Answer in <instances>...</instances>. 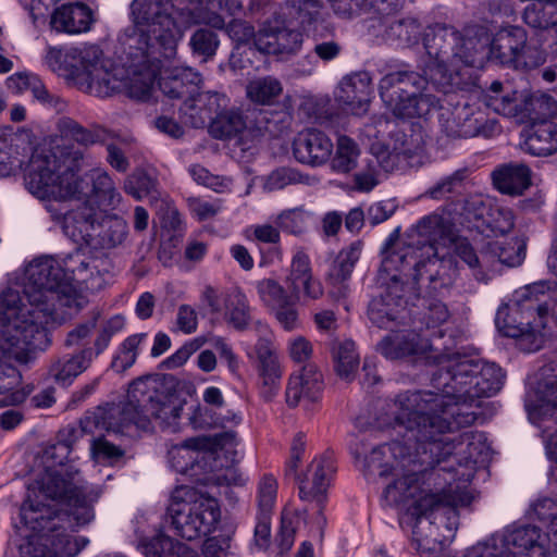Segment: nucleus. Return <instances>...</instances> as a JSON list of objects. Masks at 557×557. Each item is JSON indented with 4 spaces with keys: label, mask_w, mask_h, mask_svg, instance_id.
Segmentation results:
<instances>
[{
    "label": "nucleus",
    "mask_w": 557,
    "mask_h": 557,
    "mask_svg": "<svg viewBox=\"0 0 557 557\" xmlns=\"http://www.w3.org/2000/svg\"><path fill=\"white\" fill-rule=\"evenodd\" d=\"M469 364L457 372H441L434 385L447 394L400 393L395 403L394 421L405 428V437L414 441V451L399 465L383 491L386 505L406 508L400 524L412 529L411 543L421 554L435 549L437 522L446 520L448 530L457 524L458 507L469 506L474 496L470 482L474 478L485 436L467 431L456 437L447 434L472 425L478 419L469 403L498 386L495 370L487 368L476 386L462 381Z\"/></svg>",
    "instance_id": "obj_1"
},
{
    "label": "nucleus",
    "mask_w": 557,
    "mask_h": 557,
    "mask_svg": "<svg viewBox=\"0 0 557 557\" xmlns=\"http://www.w3.org/2000/svg\"><path fill=\"white\" fill-rule=\"evenodd\" d=\"M100 494L95 488L86 492L78 470L72 467L48 470L39 482V495L28 496L20 508L21 554L55 557L78 553L79 548H67L71 537L65 534V524L71 522V516L77 525L89 523L95 517L92 504Z\"/></svg>",
    "instance_id": "obj_2"
},
{
    "label": "nucleus",
    "mask_w": 557,
    "mask_h": 557,
    "mask_svg": "<svg viewBox=\"0 0 557 557\" xmlns=\"http://www.w3.org/2000/svg\"><path fill=\"white\" fill-rule=\"evenodd\" d=\"M84 158L81 148L65 145L34 153L25 177L28 190L40 197L87 199L98 208L115 209L122 196L106 171H92L89 180L78 176Z\"/></svg>",
    "instance_id": "obj_3"
},
{
    "label": "nucleus",
    "mask_w": 557,
    "mask_h": 557,
    "mask_svg": "<svg viewBox=\"0 0 557 557\" xmlns=\"http://www.w3.org/2000/svg\"><path fill=\"white\" fill-rule=\"evenodd\" d=\"M451 224L443 215L431 213L418 221L410 230L409 242L395 244L398 231H394L383 248V271L404 273L419 282L426 275L433 293L448 288L456 272L450 258H437V246L451 242Z\"/></svg>",
    "instance_id": "obj_4"
},
{
    "label": "nucleus",
    "mask_w": 557,
    "mask_h": 557,
    "mask_svg": "<svg viewBox=\"0 0 557 557\" xmlns=\"http://www.w3.org/2000/svg\"><path fill=\"white\" fill-rule=\"evenodd\" d=\"M172 0H134L135 26L120 38L127 64L144 65L143 78L133 89L136 96L152 88L162 69V61L173 58L183 32L172 17Z\"/></svg>",
    "instance_id": "obj_5"
},
{
    "label": "nucleus",
    "mask_w": 557,
    "mask_h": 557,
    "mask_svg": "<svg viewBox=\"0 0 557 557\" xmlns=\"http://www.w3.org/2000/svg\"><path fill=\"white\" fill-rule=\"evenodd\" d=\"M392 333L386 335L376 346V350L383 355L386 359L396 360L401 359L407 356L417 355L424 352L426 349L430 351L436 352L433 358L437 363V369L432 373L431 385L436 392L433 391H406L405 393H430L434 396H442L447 394L444 389L438 388L434 385L433 379L436 374L441 372H457V366L460 364H469L470 370L467 369L468 375L462 379L466 382V385L469 387L476 386V383L483 379V372L491 368L495 370V375L498 379L497 388L488 394H482L471 400L470 406L473 407V404L478 401L481 397H491L500 391L504 384L505 375L503 370L496 366L495 363L482 362L479 359L468 357L466 355L460 354L459 351H454L455 348V339L451 335H449L447 341H444L445 332L440 329L432 334V338L429 344L423 343L420 335L410 330H401L394 331L391 330Z\"/></svg>",
    "instance_id": "obj_6"
},
{
    "label": "nucleus",
    "mask_w": 557,
    "mask_h": 557,
    "mask_svg": "<svg viewBox=\"0 0 557 557\" xmlns=\"http://www.w3.org/2000/svg\"><path fill=\"white\" fill-rule=\"evenodd\" d=\"M488 35L479 29L474 35H462L455 27L435 24L423 35L425 59L422 71L431 84L441 92H446L455 82L459 64L471 67L483 65Z\"/></svg>",
    "instance_id": "obj_7"
},
{
    "label": "nucleus",
    "mask_w": 557,
    "mask_h": 557,
    "mask_svg": "<svg viewBox=\"0 0 557 557\" xmlns=\"http://www.w3.org/2000/svg\"><path fill=\"white\" fill-rule=\"evenodd\" d=\"M55 292L58 297L52 300L54 312L51 319L40 325L41 319L38 317L9 319L7 323H0V393L9 388L4 383V376L15 372L11 361H23L26 351L45 350L50 343L48 327L62 323L82 308L83 298L67 280L61 283Z\"/></svg>",
    "instance_id": "obj_8"
},
{
    "label": "nucleus",
    "mask_w": 557,
    "mask_h": 557,
    "mask_svg": "<svg viewBox=\"0 0 557 557\" xmlns=\"http://www.w3.org/2000/svg\"><path fill=\"white\" fill-rule=\"evenodd\" d=\"M159 387L160 383L152 377L135 380L129 385L124 401L107 404L96 409L92 413L96 428L124 434L132 428L146 431L151 419L166 421L169 413L177 418L181 408L169 405Z\"/></svg>",
    "instance_id": "obj_9"
},
{
    "label": "nucleus",
    "mask_w": 557,
    "mask_h": 557,
    "mask_svg": "<svg viewBox=\"0 0 557 557\" xmlns=\"http://www.w3.org/2000/svg\"><path fill=\"white\" fill-rule=\"evenodd\" d=\"M66 278L63 267L53 258L33 260L25 269L23 296L13 289L0 294V323L38 317L40 324L51 319L54 312L52 300L58 297L55 290Z\"/></svg>",
    "instance_id": "obj_10"
},
{
    "label": "nucleus",
    "mask_w": 557,
    "mask_h": 557,
    "mask_svg": "<svg viewBox=\"0 0 557 557\" xmlns=\"http://www.w3.org/2000/svg\"><path fill=\"white\" fill-rule=\"evenodd\" d=\"M552 283L536 282L525 286L521 299L512 306H500L496 312L495 324L506 337L530 341V350L541 348L542 330L552 311Z\"/></svg>",
    "instance_id": "obj_11"
},
{
    "label": "nucleus",
    "mask_w": 557,
    "mask_h": 557,
    "mask_svg": "<svg viewBox=\"0 0 557 557\" xmlns=\"http://www.w3.org/2000/svg\"><path fill=\"white\" fill-rule=\"evenodd\" d=\"M430 77L408 65L385 74L379 84L382 101L397 117H426L437 109L440 98L425 91Z\"/></svg>",
    "instance_id": "obj_12"
},
{
    "label": "nucleus",
    "mask_w": 557,
    "mask_h": 557,
    "mask_svg": "<svg viewBox=\"0 0 557 557\" xmlns=\"http://www.w3.org/2000/svg\"><path fill=\"white\" fill-rule=\"evenodd\" d=\"M444 97L440 98L437 109L441 132L450 139H468L474 137L492 138L500 133L496 119L488 117L479 102H470L468 98L454 92L451 86Z\"/></svg>",
    "instance_id": "obj_13"
},
{
    "label": "nucleus",
    "mask_w": 557,
    "mask_h": 557,
    "mask_svg": "<svg viewBox=\"0 0 557 557\" xmlns=\"http://www.w3.org/2000/svg\"><path fill=\"white\" fill-rule=\"evenodd\" d=\"M166 513L175 534L187 541L207 536L220 520V507L214 498L185 486L173 492Z\"/></svg>",
    "instance_id": "obj_14"
},
{
    "label": "nucleus",
    "mask_w": 557,
    "mask_h": 557,
    "mask_svg": "<svg viewBox=\"0 0 557 557\" xmlns=\"http://www.w3.org/2000/svg\"><path fill=\"white\" fill-rule=\"evenodd\" d=\"M101 57L102 51L98 46L90 45L79 48V76L85 74L90 83H102L107 90L111 92H124L137 100L149 98L152 88L140 96L133 94V89L138 86L139 79L143 78L144 65H128L124 46H122V64L114 66L112 72L102 71V67H99Z\"/></svg>",
    "instance_id": "obj_15"
},
{
    "label": "nucleus",
    "mask_w": 557,
    "mask_h": 557,
    "mask_svg": "<svg viewBox=\"0 0 557 557\" xmlns=\"http://www.w3.org/2000/svg\"><path fill=\"white\" fill-rule=\"evenodd\" d=\"M404 273L393 271L387 273L381 267V292L374 296L368 306L370 322L380 327L393 330L405 325L408 319L406 284L403 281Z\"/></svg>",
    "instance_id": "obj_16"
},
{
    "label": "nucleus",
    "mask_w": 557,
    "mask_h": 557,
    "mask_svg": "<svg viewBox=\"0 0 557 557\" xmlns=\"http://www.w3.org/2000/svg\"><path fill=\"white\" fill-rule=\"evenodd\" d=\"M397 396L387 404L388 412L382 419L381 424L385 426L399 428V434L403 441H393L374 447L364 459V467L368 474H377L380 478H386L397 470L399 465L405 461L414 451V441H408L405 437V428L400 426L393 417L396 411L395 403ZM408 463H406L407 466Z\"/></svg>",
    "instance_id": "obj_17"
},
{
    "label": "nucleus",
    "mask_w": 557,
    "mask_h": 557,
    "mask_svg": "<svg viewBox=\"0 0 557 557\" xmlns=\"http://www.w3.org/2000/svg\"><path fill=\"white\" fill-rule=\"evenodd\" d=\"M335 472L333 456L325 453L315 458L308 467L307 472L298 478L299 497L302 500L315 503L318 509L317 524L324 527L326 518L323 516V505L326 502V492L331 478Z\"/></svg>",
    "instance_id": "obj_18"
},
{
    "label": "nucleus",
    "mask_w": 557,
    "mask_h": 557,
    "mask_svg": "<svg viewBox=\"0 0 557 557\" xmlns=\"http://www.w3.org/2000/svg\"><path fill=\"white\" fill-rule=\"evenodd\" d=\"M406 129L396 128L391 132L388 147L391 151L383 158L382 169L386 172L396 169L405 170L421 162L424 138L421 129L412 127Z\"/></svg>",
    "instance_id": "obj_19"
},
{
    "label": "nucleus",
    "mask_w": 557,
    "mask_h": 557,
    "mask_svg": "<svg viewBox=\"0 0 557 557\" xmlns=\"http://www.w3.org/2000/svg\"><path fill=\"white\" fill-rule=\"evenodd\" d=\"M550 535L535 525L522 524L508 529L499 539L498 547L511 552L510 547L528 557H553L549 548Z\"/></svg>",
    "instance_id": "obj_20"
},
{
    "label": "nucleus",
    "mask_w": 557,
    "mask_h": 557,
    "mask_svg": "<svg viewBox=\"0 0 557 557\" xmlns=\"http://www.w3.org/2000/svg\"><path fill=\"white\" fill-rule=\"evenodd\" d=\"M371 92L369 73L358 72L343 78L335 91V99L343 110L360 116L369 109Z\"/></svg>",
    "instance_id": "obj_21"
},
{
    "label": "nucleus",
    "mask_w": 557,
    "mask_h": 557,
    "mask_svg": "<svg viewBox=\"0 0 557 557\" xmlns=\"http://www.w3.org/2000/svg\"><path fill=\"white\" fill-rule=\"evenodd\" d=\"M369 29L385 41L409 47L418 42L421 24L414 17L396 18L389 14L371 18Z\"/></svg>",
    "instance_id": "obj_22"
},
{
    "label": "nucleus",
    "mask_w": 557,
    "mask_h": 557,
    "mask_svg": "<svg viewBox=\"0 0 557 557\" xmlns=\"http://www.w3.org/2000/svg\"><path fill=\"white\" fill-rule=\"evenodd\" d=\"M302 34L285 24L269 23L258 32L256 47L258 50L276 55L295 54L301 47Z\"/></svg>",
    "instance_id": "obj_23"
},
{
    "label": "nucleus",
    "mask_w": 557,
    "mask_h": 557,
    "mask_svg": "<svg viewBox=\"0 0 557 557\" xmlns=\"http://www.w3.org/2000/svg\"><path fill=\"white\" fill-rule=\"evenodd\" d=\"M323 388L322 374L313 363L304 364L298 373L290 375L286 387V403L296 407L301 401H317Z\"/></svg>",
    "instance_id": "obj_24"
},
{
    "label": "nucleus",
    "mask_w": 557,
    "mask_h": 557,
    "mask_svg": "<svg viewBox=\"0 0 557 557\" xmlns=\"http://www.w3.org/2000/svg\"><path fill=\"white\" fill-rule=\"evenodd\" d=\"M333 148L323 132L312 128L298 134L293 143V154L302 164L318 166L330 160Z\"/></svg>",
    "instance_id": "obj_25"
},
{
    "label": "nucleus",
    "mask_w": 557,
    "mask_h": 557,
    "mask_svg": "<svg viewBox=\"0 0 557 557\" xmlns=\"http://www.w3.org/2000/svg\"><path fill=\"white\" fill-rule=\"evenodd\" d=\"M276 492V480L272 475H264L258 485V512L255 527V543L260 549L267 548L270 543L271 516L275 505Z\"/></svg>",
    "instance_id": "obj_26"
},
{
    "label": "nucleus",
    "mask_w": 557,
    "mask_h": 557,
    "mask_svg": "<svg viewBox=\"0 0 557 557\" xmlns=\"http://www.w3.org/2000/svg\"><path fill=\"white\" fill-rule=\"evenodd\" d=\"M528 40L527 32L520 26H506L499 29L492 39L488 38L485 59L488 58L502 65L510 66L518 49Z\"/></svg>",
    "instance_id": "obj_27"
},
{
    "label": "nucleus",
    "mask_w": 557,
    "mask_h": 557,
    "mask_svg": "<svg viewBox=\"0 0 557 557\" xmlns=\"http://www.w3.org/2000/svg\"><path fill=\"white\" fill-rule=\"evenodd\" d=\"M522 149L535 157H548L557 152V123L552 120L533 122L524 131Z\"/></svg>",
    "instance_id": "obj_28"
},
{
    "label": "nucleus",
    "mask_w": 557,
    "mask_h": 557,
    "mask_svg": "<svg viewBox=\"0 0 557 557\" xmlns=\"http://www.w3.org/2000/svg\"><path fill=\"white\" fill-rule=\"evenodd\" d=\"M75 209H70L65 218L64 233L74 240L90 244L92 233L102 212L98 211L87 199Z\"/></svg>",
    "instance_id": "obj_29"
},
{
    "label": "nucleus",
    "mask_w": 557,
    "mask_h": 557,
    "mask_svg": "<svg viewBox=\"0 0 557 557\" xmlns=\"http://www.w3.org/2000/svg\"><path fill=\"white\" fill-rule=\"evenodd\" d=\"M92 13L84 3H64L51 16V26L57 32L79 34L89 30Z\"/></svg>",
    "instance_id": "obj_30"
},
{
    "label": "nucleus",
    "mask_w": 557,
    "mask_h": 557,
    "mask_svg": "<svg viewBox=\"0 0 557 557\" xmlns=\"http://www.w3.org/2000/svg\"><path fill=\"white\" fill-rule=\"evenodd\" d=\"M94 359L92 348L85 347L77 354H66L55 358L49 367V374L62 385L71 384L76 376L89 368Z\"/></svg>",
    "instance_id": "obj_31"
},
{
    "label": "nucleus",
    "mask_w": 557,
    "mask_h": 557,
    "mask_svg": "<svg viewBox=\"0 0 557 557\" xmlns=\"http://www.w3.org/2000/svg\"><path fill=\"white\" fill-rule=\"evenodd\" d=\"M492 178L500 193L521 195L531 185V170L524 163L510 162L495 169Z\"/></svg>",
    "instance_id": "obj_32"
},
{
    "label": "nucleus",
    "mask_w": 557,
    "mask_h": 557,
    "mask_svg": "<svg viewBox=\"0 0 557 557\" xmlns=\"http://www.w3.org/2000/svg\"><path fill=\"white\" fill-rule=\"evenodd\" d=\"M454 253L459 257L473 272L478 282L487 283L491 278V263L486 257V245L478 253L466 237L451 236Z\"/></svg>",
    "instance_id": "obj_33"
},
{
    "label": "nucleus",
    "mask_w": 557,
    "mask_h": 557,
    "mask_svg": "<svg viewBox=\"0 0 557 557\" xmlns=\"http://www.w3.org/2000/svg\"><path fill=\"white\" fill-rule=\"evenodd\" d=\"M128 233L126 221L116 214L101 213L89 245L111 249L121 245Z\"/></svg>",
    "instance_id": "obj_34"
},
{
    "label": "nucleus",
    "mask_w": 557,
    "mask_h": 557,
    "mask_svg": "<svg viewBox=\"0 0 557 557\" xmlns=\"http://www.w3.org/2000/svg\"><path fill=\"white\" fill-rule=\"evenodd\" d=\"M557 102L548 94L535 91L529 95H520L516 120L519 122H539L547 120L556 112Z\"/></svg>",
    "instance_id": "obj_35"
},
{
    "label": "nucleus",
    "mask_w": 557,
    "mask_h": 557,
    "mask_svg": "<svg viewBox=\"0 0 557 557\" xmlns=\"http://www.w3.org/2000/svg\"><path fill=\"white\" fill-rule=\"evenodd\" d=\"M57 129L62 138L74 140L84 148L104 144L110 136V133L99 125L86 128L69 116H62L58 120Z\"/></svg>",
    "instance_id": "obj_36"
},
{
    "label": "nucleus",
    "mask_w": 557,
    "mask_h": 557,
    "mask_svg": "<svg viewBox=\"0 0 557 557\" xmlns=\"http://www.w3.org/2000/svg\"><path fill=\"white\" fill-rule=\"evenodd\" d=\"M256 354L262 384L269 387V391L276 388L282 377V369L275 349L268 339L262 338L256 345Z\"/></svg>",
    "instance_id": "obj_37"
},
{
    "label": "nucleus",
    "mask_w": 557,
    "mask_h": 557,
    "mask_svg": "<svg viewBox=\"0 0 557 557\" xmlns=\"http://www.w3.org/2000/svg\"><path fill=\"white\" fill-rule=\"evenodd\" d=\"M199 440L189 438L181 445H174L169 449V462L178 473L187 474L196 467L205 453L199 449Z\"/></svg>",
    "instance_id": "obj_38"
},
{
    "label": "nucleus",
    "mask_w": 557,
    "mask_h": 557,
    "mask_svg": "<svg viewBox=\"0 0 557 557\" xmlns=\"http://www.w3.org/2000/svg\"><path fill=\"white\" fill-rule=\"evenodd\" d=\"M321 0H298L297 4L287 5L284 15L295 20L296 24L304 30L310 32L322 28Z\"/></svg>",
    "instance_id": "obj_39"
},
{
    "label": "nucleus",
    "mask_w": 557,
    "mask_h": 557,
    "mask_svg": "<svg viewBox=\"0 0 557 557\" xmlns=\"http://www.w3.org/2000/svg\"><path fill=\"white\" fill-rule=\"evenodd\" d=\"M523 22L534 29L557 30V2L537 0L528 4L522 15Z\"/></svg>",
    "instance_id": "obj_40"
},
{
    "label": "nucleus",
    "mask_w": 557,
    "mask_h": 557,
    "mask_svg": "<svg viewBox=\"0 0 557 557\" xmlns=\"http://www.w3.org/2000/svg\"><path fill=\"white\" fill-rule=\"evenodd\" d=\"M469 175V168H460L451 174L441 177L425 190L424 196L433 200H444L453 195H458L465 188Z\"/></svg>",
    "instance_id": "obj_41"
},
{
    "label": "nucleus",
    "mask_w": 557,
    "mask_h": 557,
    "mask_svg": "<svg viewBox=\"0 0 557 557\" xmlns=\"http://www.w3.org/2000/svg\"><path fill=\"white\" fill-rule=\"evenodd\" d=\"M283 92L282 83L273 76L257 77L246 87L248 99L255 103L271 106Z\"/></svg>",
    "instance_id": "obj_42"
},
{
    "label": "nucleus",
    "mask_w": 557,
    "mask_h": 557,
    "mask_svg": "<svg viewBox=\"0 0 557 557\" xmlns=\"http://www.w3.org/2000/svg\"><path fill=\"white\" fill-rule=\"evenodd\" d=\"M146 557H191L188 547L172 537L159 533L143 543Z\"/></svg>",
    "instance_id": "obj_43"
},
{
    "label": "nucleus",
    "mask_w": 557,
    "mask_h": 557,
    "mask_svg": "<svg viewBox=\"0 0 557 557\" xmlns=\"http://www.w3.org/2000/svg\"><path fill=\"white\" fill-rule=\"evenodd\" d=\"M525 251L523 246H510L499 240H490L486 243V257L491 263V273L496 271L498 264L508 267L520 265L524 259Z\"/></svg>",
    "instance_id": "obj_44"
},
{
    "label": "nucleus",
    "mask_w": 557,
    "mask_h": 557,
    "mask_svg": "<svg viewBox=\"0 0 557 557\" xmlns=\"http://www.w3.org/2000/svg\"><path fill=\"white\" fill-rule=\"evenodd\" d=\"M535 399H528L525 407L537 413H546L549 408L557 410V374L548 375L537 383Z\"/></svg>",
    "instance_id": "obj_45"
},
{
    "label": "nucleus",
    "mask_w": 557,
    "mask_h": 557,
    "mask_svg": "<svg viewBox=\"0 0 557 557\" xmlns=\"http://www.w3.org/2000/svg\"><path fill=\"white\" fill-rule=\"evenodd\" d=\"M246 127L242 112L227 110L216 114L210 124V133L214 138L227 139L235 137Z\"/></svg>",
    "instance_id": "obj_46"
},
{
    "label": "nucleus",
    "mask_w": 557,
    "mask_h": 557,
    "mask_svg": "<svg viewBox=\"0 0 557 557\" xmlns=\"http://www.w3.org/2000/svg\"><path fill=\"white\" fill-rule=\"evenodd\" d=\"M361 253V244L356 242L347 249H343L332 262L327 277L332 284H337L349 278L356 262Z\"/></svg>",
    "instance_id": "obj_47"
},
{
    "label": "nucleus",
    "mask_w": 557,
    "mask_h": 557,
    "mask_svg": "<svg viewBox=\"0 0 557 557\" xmlns=\"http://www.w3.org/2000/svg\"><path fill=\"white\" fill-rule=\"evenodd\" d=\"M333 358L337 374L347 381L352 380L359 366V355L352 341L338 343L333 349Z\"/></svg>",
    "instance_id": "obj_48"
},
{
    "label": "nucleus",
    "mask_w": 557,
    "mask_h": 557,
    "mask_svg": "<svg viewBox=\"0 0 557 557\" xmlns=\"http://www.w3.org/2000/svg\"><path fill=\"white\" fill-rule=\"evenodd\" d=\"M226 98L216 91L197 92L191 100L185 102L189 109L190 116L198 115L199 119H211L212 113H216L225 106Z\"/></svg>",
    "instance_id": "obj_49"
},
{
    "label": "nucleus",
    "mask_w": 557,
    "mask_h": 557,
    "mask_svg": "<svg viewBox=\"0 0 557 557\" xmlns=\"http://www.w3.org/2000/svg\"><path fill=\"white\" fill-rule=\"evenodd\" d=\"M146 337V333L133 334L126 337L113 356L111 368L117 373H122L129 369L136 362L139 354V346Z\"/></svg>",
    "instance_id": "obj_50"
},
{
    "label": "nucleus",
    "mask_w": 557,
    "mask_h": 557,
    "mask_svg": "<svg viewBox=\"0 0 557 557\" xmlns=\"http://www.w3.org/2000/svg\"><path fill=\"white\" fill-rule=\"evenodd\" d=\"M360 149L355 140L342 135L337 139L335 156L332 159V169L337 173H349L357 166Z\"/></svg>",
    "instance_id": "obj_51"
},
{
    "label": "nucleus",
    "mask_w": 557,
    "mask_h": 557,
    "mask_svg": "<svg viewBox=\"0 0 557 557\" xmlns=\"http://www.w3.org/2000/svg\"><path fill=\"white\" fill-rule=\"evenodd\" d=\"M256 289L261 302L272 310L275 307L286 304L287 300L293 299L288 288H285L278 281L267 277L256 282Z\"/></svg>",
    "instance_id": "obj_52"
},
{
    "label": "nucleus",
    "mask_w": 557,
    "mask_h": 557,
    "mask_svg": "<svg viewBox=\"0 0 557 557\" xmlns=\"http://www.w3.org/2000/svg\"><path fill=\"white\" fill-rule=\"evenodd\" d=\"M158 181L144 169H135L124 181V191L136 200H141L156 191Z\"/></svg>",
    "instance_id": "obj_53"
},
{
    "label": "nucleus",
    "mask_w": 557,
    "mask_h": 557,
    "mask_svg": "<svg viewBox=\"0 0 557 557\" xmlns=\"http://www.w3.org/2000/svg\"><path fill=\"white\" fill-rule=\"evenodd\" d=\"M227 321L238 331L246 330L251 321L250 307L245 294L235 292L226 305Z\"/></svg>",
    "instance_id": "obj_54"
},
{
    "label": "nucleus",
    "mask_w": 557,
    "mask_h": 557,
    "mask_svg": "<svg viewBox=\"0 0 557 557\" xmlns=\"http://www.w3.org/2000/svg\"><path fill=\"white\" fill-rule=\"evenodd\" d=\"M220 40L218 34L209 28L200 27L194 32L189 39V46L194 55L207 61L216 53Z\"/></svg>",
    "instance_id": "obj_55"
},
{
    "label": "nucleus",
    "mask_w": 557,
    "mask_h": 557,
    "mask_svg": "<svg viewBox=\"0 0 557 557\" xmlns=\"http://www.w3.org/2000/svg\"><path fill=\"white\" fill-rule=\"evenodd\" d=\"M313 52L324 62L336 59L342 52V45L334 39V32L327 25L321 29H315Z\"/></svg>",
    "instance_id": "obj_56"
},
{
    "label": "nucleus",
    "mask_w": 557,
    "mask_h": 557,
    "mask_svg": "<svg viewBox=\"0 0 557 557\" xmlns=\"http://www.w3.org/2000/svg\"><path fill=\"white\" fill-rule=\"evenodd\" d=\"M309 219V212L302 207H297L282 211L275 218V223L283 232L301 235L307 231Z\"/></svg>",
    "instance_id": "obj_57"
},
{
    "label": "nucleus",
    "mask_w": 557,
    "mask_h": 557,
    "mask_svg": "<svg viewBox=\"0 0 557 557\" xmlns=\"http://www.w3.org/2000/svg\"><path fill=\"white\" fill-rule=\"evenodd\" d=\"M310 176L301 174L293 168H278L272 171L267 177L264 187L269 191L281 190L289 185H310Z\"/></svg>",
    "instance_id": "obj_58"
},
{
    "label": "nucleus",
    "mask_w": 557,
    "mask_h": 557,
    "mask_svg": "<svg viewBox=\"0 0 557 557\" xmlns=\"http://www.w3.org/2000/svg\"><path fill=\"white\" fill-rule=\"evenodd\" d=\"M364 166L354 175V188L361 193H369L379 185V168H382L383 159L372 156L364 160Z\"/></svg>",
    "instance_id": "obj_59"
},
{
    "label": "nucleus",
    "mask_w": 557,
    "mask_h": 557,
    "mask_svg": "<svg viewBox=\"0 0 557 557\" xmlns=\"http://www.w3.org/2000/svg\"><path fill=\"white\" fill-rule=\"evenodd\" d=\"M519 96L517 92L503 91L502 94L484 95L483 103L486 108L507 117H516Z\"/></svg>",
    "instance_id": "obj_60"
},
{
    "label": "nucleus",
    "mask_w": 557,
    "mask_h": 557,
    "mask_svg": "<svg viewBox=\"0 0 557 557\" xmlns=\"http://www.w3.org/2000/svg\"><path fill=\"white\" fill-rule=\"evenodd\" d=\"M73 432V429L63 430L58 435L57 442L46 447L44 450V458L52 465L62 466L63 462L67 460L72 450V445L74 443Z\"/></svg>",
    "instance_id": "obj_61"
},
{
    "label": "nucleus",
    "mask_w": 557,
    "mask_h": 557,
    "mask_svg": "<svg viewBox=\"0 0 557 557\" xmlns=\"http://www.w3.org/2000/svg\"><path fill=\"white\" fill-rule=\"evenodd\" d=\"M124 326L125 319L121 314H115L101 324L92 348L95 358L107 349L112 337L120 333Z\"/></svg>",
    "instance_id": "obj_62"
},
{
    "label": "nucleus",
    "mask_w": 557,
    "mask_h": 557,
    "mask_svg": "<svg viewBox=\"0 0 557 557\" xmlns=\"http://www.w3.org/2000/svg\"><path fill=\"white\" fill-rule=\"evenodd\" d=\"M292 294L293 299L298 301L304 300H318L323 296L324 289L321 282L313 275L297 280L296 282L286 286Z\"/></svg>",
    "instance_id": "obj_63"
},
{
    "label": "nucleus",
    "mask_w": 557,
    "mask_h": 557,
    "mask_svg": "<svg viewBox=\"0 0 557 557\" xmlns=\"http://www.w3.org/2000/svg\"><path fill=\"white\" fill-rule=\"evenodd\" d=\"M546 60L544 50L527 42L517 51L510 67L516 70H532L542 65Z\"/></svg>",
    "instance_id": "obj_64"
}]
</instances>
